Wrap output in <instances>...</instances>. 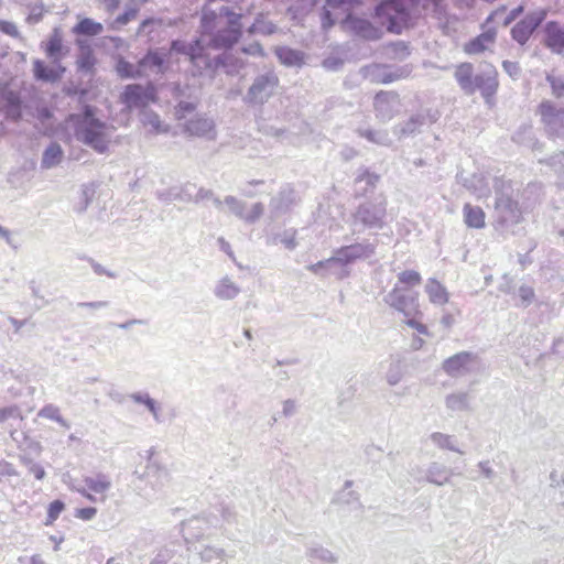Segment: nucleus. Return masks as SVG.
Instances as JSON below:
<instances>
[{
    "label": "nucleus",
    "mask_w": 564,
    "mask_h": 564,
    "mask_svg": "<svg viewBox=\"0 0 564 564\" xmlns=\"http://www.w3.org/2000/svg\"><path fill=\"white\" fill-rule=\"evenodd\" d=\"M69 118L77 141L98 154L108 152L115 127L97 118L95 107L86 105L79 113H73Z\"/></svg>",
    "instance_id": "f257e3e1"
},
{
    "label": "nucleus",
    "mask_w": 564,
    "mask_h": 564,
    "mask_svg": "<svg viewBox=\"0 0 564 564\" xmlns=\"http://www.w3.org/2000/svg\"><path fill=\"white\" fill-rule=\"evenodd\" d=\"M495 223L501 231H509L513 226L519 224L522 213L519 203L514 197L510 182L503 180L495 181Z\"/></svg>",
    "instance_id": "f03ea898"
},
{
    "label": "nucleus",
    "mask_w": 564,
    "mask_h": 564,
    "mask_svg": "<svg viewBox=\"0 0 564 564\" xmlns=\"http://www.w3.org/2000/svg\"><path fill=\"white\" fill-rule=\"evenodd\" d=\"M375 19L389 33L400 34L411 25V1L381 0L375 8Z\"/></svg>",
    "instance_id": "7ed1b4c3"
},
{
    "label": "nucleus",
    "mask_w": 564,
    "mask_h": 564,
    "mask_svg": "<svg viewBox=\"0 0 564 564\" xmlns=\"http://www.w3.org/2000/svg\"><path fill=\"white\" fill-rule=\"evenodd\" d=\"M387 216V202L384 198L360 204L351 215L352 235H359L366 229H382Z\"/></svg>",
    "instance_id": "20e7f679"
},
{
    "label": "nucleus",
    "mask_w": 564,
    "mask_h": 564,
    "mask_svg": "<svg viewBox=\"0 0 564 564\" xmlns=\"http://www.w3.org/2000/svg\"><path fill=\"white\" fill-rule=\"evenodd\" d=\"M279 83V77L274 70L258 74L243 96V102L249 106L264 105L274 95Z\"/></svg>",
    "instance_id": "39448f33"
},
{
    "label": "nucleus",
    "mask_w": 564,
    "mask_h": 564,
    "mask_svg": "<svg viewBox=\"0 0 564 564\" xmlns=\"http://www.w3.org/2000/svg\"><path fill=\"white\" fill-rule=\"evenodd\" d=\"M219 15L227 18V26L215 33L210 43L216 48H229L241 37L242 24L240 21L242 14L234 12L229 7H221Z\"/></svg>",
    "instance_id": "423d86ee"
},
{
    "label": "nucleus",
    "mask_w": 564,
    "mask_h": 564,
    "mask_svg": "<svg viewBox=\"0 0 564 564\" xmlns=\"http://www.w3.org/2000/svg\"><path fill=\"white\" fill-rule=\"evenodd\" d=\"M383 301L390 307L402 313L404 317L421 315L419 304V293L401 288L395 284L394 288L384 295Z\"/></svg>",
    "instance_id": "0eeeda50"
},
{
    "label": "nucleus",
    "mask_w": 564,
    "mask_h": 564,
    "mask_svg": "<svg viewBox=\"0 0 564 564\" xmlns=\"http://www.w3.org/2000/svg\"><path fill=\"white\" fill-rule=\"evenodd\" d=\"M121 102L128 110L148 109L150 104L156 101V89L152 84L143 86L141 84H129L124 87L121 96Z\"/></svg>",
    "instance_id": "6e6552de"
},
{
    "label": "nucleus",
    "mask_w": 564,
    "mask_h": 564,
    "mask_svg": "<svg viewBox=\"0 0 564 564\" xmlns=\"http://www.w3.org/2000/svg\"><path fill=\"white\" fill-rule=\"evenodd\" d=\"M538 112L549 135L564 138V107H558L551 100H543Z\"/></svg>",
    "instance_id": "1a4fd4ad"
},
{
    "label": "nucleus",
    "mask_w": 564,
    "mask_h": 564,
    "mask_svg": "<svg viewBox=\"0 0 564 564\" xmlns=\"http://www.w3.org/2000/svg\"><path fill=\"white\" fill-rule=\"evenodd\" d=\"M378 240H362L361 242L344 246L335 251L339 264L346 265L358 260H370L376 256Z\"/></svg>",
    "instance_id": "9d476101"
},
{
    "label": "nucleus",
    "mask_w": 564,
    "mask_h": 564,
    "mask_svg": "<svg viewBox=\"0 0 564 564\" xmlns=\"http://www.w3.org/2000/svg\"><path fill=\"white\" fill-rule=\"evenodd\" d=\"M188 59L198 75L208 74L214 76L218 68L226 65V55L221 54L212 57L202 44V41L197 44Z\"/></svg>",
    "instance_id": "9b49d317"
},
{
    "label": "nucleus",
    "mask_w": 564,
    "mask_h": 564,
    "mask_svg": "<svg viewBox=\"0 0 564 564\" xmlns=\"http://www.w3.org/2000/svg\"><path fill=\"white\" fill-rule=\"evenodd\" d=\"M546 11L543 9L529 12L522 20L517 22L511 29V37L520 45H524L534 31L542 24L546 18Z\"/></svg>",
    "instance_id": "f8f14e48"
},
{
    "label": "nucleus",
    "mask_w": 564,
    "mask_h": 564,
    "mask_svg": "<svg viewBox=\"0 0 564 564\" xmlns=\"http://www.w3.org/2000/svg\"><path fill=\"white\" fill-rule=\"evenodd\" d=\"M440 117L441 115L438 110L427 109L423 112L411 116L404 123L395 126L393 128V132L399 138L414 135L415 133L421 132L424 126L435 123Z\"/></svg>",
    "instance_id": "ddd939ff"
},
{
    "label": "nucleus",
    "mask_w": 564,
    "mask_h": 564,
    "mask_svg": "<svg viewBox=\"0 0 564 564\" xmlns=\"http://www.w3.org/2000/svg\"><path fill=\"white\" fill-rule=\"evenodd\" d=\"M23 101L20 93L12 90L8 85L0 87V115L7 120L19 121L22 118Z\"/></svg>",
    "instance_id": "4468645a"
},
{
    "label": "nucleus",
    "mask_w": 564,
    "mask_h": 564,
    "mask_svg": "<svg viewBox=\"0 0 564 564\" xmlns=\"http://www.w3.org/2000/svg\"><path fill=\"white\" fill-rule=\"evenodd\" d=\"M476 359V355L468 351H462L447 358L443 362V370L453 378L463 377L473 370Z\"/></svg>",
    "instance_id": "2eb2a0df"
},
{
    "label": "nucleus",
    "mask_w": 564,
    "mask_h": 564,
    "mask_svg": "<svg viewBox=\"0 0 564 564\" xmlns=\"http://www.w3.org/2000/svg\"><path fill=\"white\" fill-rule=\"evenodd\" d=\"M399 97L392 91H379L375 97L376 116L381 121L390 120L399 110Z\"/></svg>",
    "instance_id": "dca6fc26"
},
{
    "label": "nucleus",
    "mask_w": 564,
    "mask_h": 564,
    "mask_svg": "<svg viewBox=\"0 0 564 564\" xmlns=\"http://www.w3.org/2000/svg\"><path fill=\"white\" fill-rule=\"evenodd\" d=\"M474 93L479 90L486 102L489 104L498 89L497 70L488 65L481 73L475 75Z\"/></svg>",
    "instance_id": "f3484780"
},
{
    "label": "nucleus",
    "mask_w": 564,
    "mask_h": 564,
    "mask_svg": "<svg viewBox=\"0 0 564 564\" xmlns=\"http://www.w3.org/2000/svg\"><path fill=\"white\" fill-rule=\"evenodd\" d=\"M185 131L191 135L215 139V123L207 117H195L185 123Z\"/></svg>",
    "instance_id": "a211bd4d"
},
{
    "label": "nucleus",
    "mask_w": 564,
    "mask_h": 564,
    "mask_svg": "<svg viewBox=\"0 0 564 564\" xmlns=\"http://www.w3.org/2000/svg\"><path fill=\"white\" fill-rule=\"evenodd\" d=\"M545 45L556 54H561L564 50V30L556 21H549L545 24Z\"/></svg>",
    "instance_id": "6ab92c4d"
},
{
    "label": "nucleus",
    "mask_w": 564,
    "mask_h": 564,
    "mask_svg": "<svg viewBox=\"0 0 564 564\" xmlns=\"http://www.w3.org/2000/svg\"><path fill=\"white\" fill-rule=\"evenodd\" d=\"M364 77L372 83L389 84L401 77L398 72L390 70L387 66L370 65L361 69Z\"/></svg>",
    "instance_id": "aec40b11"
},
{
    "label": "nucleus",
    "mask_w": 564,
    "mask_h": 564,
    "mask_svg": "<svg viewBox=\"0 0 564 564\" xmlns=\"http://www.w3.org/2000/svg\"><path fill=\"white\" fill-rule=\"evenodd\" d=\"M65 67L57 64L54 67H48L43 61L35 59L33 62V74L37 80L54 83L62 78Z\"/></svg>",
    "instance_id": "412c9836"
},
{
    "label": "nucleus",
    "mask_w": 564,
    "mask_h": 564,
    "mask_svg": "<svg viewBox=\"0 0 564 564\" xmlns=\"http://www.w3.org/2000/svg\"><path fill=\"white\" fill-rule=\"evenodd\" d=\"M85 486L91 491V494L101 495L98 501H105V494L111 489L112 482L108 475L104 473H97L94 476H86L83 479Z\"/></svg>",
    "instance_id": "4be33fe9"
},
{
    "label": "nucleus",
    "mask_w": 564,
    "mask_h": 564,
    "mask_svg": "<svg viewBox=\"0 0 564 564\" xmlns=\"http://www.w3.org/2000/svg\"><path fill=\"white\" fill-rule=\"evenodd\" d=\"M164 63V57L160 55L158 51H148V53L138 62L139 69H141V77L147 70L155 75L163 74Z\"/></svg>",
    "instance_id": "5701e85b"
},
{
    "label": "nucleus",
    "mask_w": 564,
    "mask_h": 564,
    "mask_svg": "<svg viewBox=\"0 0 564 564\" xmlns=\"http://www.w3.org/2000/svg\"><path fill=\"white\" fill-rule=\"evenodd\" d=\"M455 79L466 95L474 94V67L470 63H462L455 69Z\"/></svg>",
    "instance_id": "b1692460"
},
{
    "label": "nucleus",
    "mask_w": 564,
    "mask_h": 564,
    "mask_svg": "<svg viewBox=\"0 0 564 564\" xmlns=\"http://www.w3.org/2000/svg\"><path fill=\"white\" fill-rule=\"evenodd\" d=\"M347 21L350 28L360 36L367 40H379L382 31L370 23L368 20L348 17Z\"/></svg>",
    "instance_id": "393cba45"
},
{
    "label": "nucleus",
    "mask_w": 564,
    "mask_h": 564,
    "mask_svg": "<svg viewBox=\"0 0 564 564\" xmlns=\"http://www.w3.org/2000/svg\"><path fill=\"white\" fill-rule=\"evenodd\" d=\"M496 30L488 29L482 32L480 35L474 37L468 43L465 44V52L470 55L480 54L485 52L489 44H492L496 39Z\"/></svg>",
    "instance_id": "a878e982"
},
{
    "label": "nucleus",
    "mask_w": 564,
    "mask_h": 564,
    "mask_svg": "<svg viewBox=\"0 0 564 564\" xmlns=\"http://www.w3.org/2000/svg\"><path fill=\"white\" fill-rule=\"evenodd\" d=\"M240 288L234 280L226 275L221 278L214 288V295L223 301H230L238 296Z\"/></svg>",
    "instance_id": "bb28decb"
},
{
    "label": "nucleus",
    "mask_w": 564,
    "mask_h": 564,
    "mask_svg": "<svg viewBox=\"0 0 564 564\" xmlns=\"http://www.w3.org/2000/svg\"><path fill=\"white\" fill-rule=\"evenodd\" d=\"M76 45L79 48V55L76 62L77 67L79 70L88 73L94 68L96 64L93 48L87 43V41L82 40L80 37L76 39Z\"/></svg>",
    "instance_id": "cd10ccee"
},
{
    "label": "nucleus",
    "mask_w": 564,
    "mask_h": 564,
    "mask_svg": "<svg viewBox=\"0 0 564 564\" xmlns=\"http://www.w3.org/2000/svg\"><path fill=\"white\" fill-rule=\"evenodd\" d=\"M425 292L429 300L434 305H444L449 300V294L446 288L436 279H429L425 284Z\"/></svg>",
    "instance_id": "c85d7f7f"
},
{
    "label": "nucleus",
    "mask_w": 564,
    "mask_h": 564,
    "mask_svg": "<svg viewBox=\"0 0 564 564\" xmlns=\"http://www.w3.org/2000/svg\"><path fill=\"white\" fill-rule=\"evenodd\" d=\"M274 52L281 64L288 67H300L304 63V53L302 51L289 46H279Z\"/></svg>",
    "instance_id": "c756f323"
},
{
    "label": "nucleus",
    "mask_w": 564,
    "mask_h": 564,
    "mask_svg": "<svg viewBox=\"0 0 564 564\" xmlns=\"http://www.w3.org/2000/svg\"><path fill=\"white\" fill-rule=\"evenodd\" d=\"M464 221L467 227L480 229L484 228L485 223V212L479 206H474L469 203H466L463 207Z\"/></svg>",
    "instance_id": "7c9ffc66"
},
{
    "label": "nucleus",
    "mask_w": 564,
    "mask_h": 564,
    "mask_svg": "<svg viewBox=\"0 0 564 564\" xmlns=\"http://www.w3.org/2000/svg\"><path fill=\"white\" fill-rule=\"evenodd\" d=\"M72 32L77 36H98L104 32V25L90 18H83L73 26Z\"/></svg>",
    "instance_id": "2f4dec72"
},
{
    "label": "nucleus",
    "mask_w": 564,
    "mask_h": 564,
    "mask_svg": "<svg viewBox=\"0 0 564 564\" xmlns=\"http://www.w3.org/2000/svg\"><path fill=\"white\" fill-rule=\"evenodd\" d=\"M64 151L57 142H51L43 152L41 167L50 170L58 165L63 159Z\"/></svg>",
    "instance_id": "473e14b6"
},
{
    "label": "nucleus",
    "mask_w": 564,
    "mask_h": 564,
    "mask_svg": "<svg viewBox=\"0 0 564 564\" xmlns=\"http://www.w3.org/2000/svg\"><path fill=\"white\" fill-rule=\"evenodd\" d=\"M140 121L149 129L150 133L160 134L167 132V126L163 124L160 116L151 109L140 111Z\"/></svg>",
    "instance_id": "72a5a7b5"
},
{
    "label": "nucleus",
    "mask_w": 564,
    "mask_h": 564,
    "mask_svg": "<svg viewBox=\"0 0 564 564\" xmlns=\"http://www.w3.org/2000/svg\"><path fill=\"white\" fill-rule=\"evenodd\" d=\"M471 394L469 392H455L445 398V405L453 412L468 411L470 409Z\"/></svg>",
    "instance_id": "f704fd0d"
},
{
    "label": "nucleus",
    "mask_w": 564,
    "mask_h": 564,
    "mask_svg": "<svg viewBox=\"0 0 564 564\" xmlns=\"http://www.w3.org/2000/svg\"><path fill=\"white\" fill-rule=\"evenodd\" d=\"M449 475L445 465L434 462L427 467L425 477L429 482L443 486L449 481Z\"/></svg>",
    "instance_id": "c9c22d12"
},
{
    "label": "nucleus",
    "mask_w": 564,
    "mask_h": 564,
    "mask_svg": "<svg viewBox=\"0 0 564 564\" xmlns=\"http://www.w3.org/2000/svg\"><path fill=\"white\" fill-rule=\"evenodd\" d=\"M294 200L295 192L290 186H285L271 199V207L276 213H284Z\"/></svg>",
    "instance_id": "e433bc0d"
},
{
    "label": "nucleus",
    "mask_w": 564,
    "mask_h": 564,
    "mask_svg": "<svg viewBox=\"0 0 564 564\" xmlns=\"http://www.w3.org/2000/svg\"><path fill=\"white\" fill-rule=\"evenodd\" d=\"M130 398L135 403L144 404L147 406V409L150 411V413L152 414V416L156 423L163 422V419L161 415V405L154 399H152L149 395V393L137 392V393H132L130 395Z\"/></svg>",
    "instance_id": "4c0bfd02"
},
{
    "label": "nucleus",
    "mask_w": 564,
    "mask_h": 564,
    "mask_svg": "<svg viewBox=\"0 0 564 564\" xmlns=\"http://www.w3.org/2000/svg\"><path fill=\"white\" fill-rule=\"evenodd\" d=\"M379 182V175L375 173H370L369 171H364L361 174H359L356 180V195L364 196L369 191H372L377 183Z\"/></svg>",
    "instance_id": "58836bf2"
},
{
    "label": "nucleus",
    "mask_w": 564,
    "mask_h": 564,
    "mask_svg": "<svg viewBox=\"0 0 564 564\" xmlns=\"http://www.w3.org/2000/svg\"><path fill=\"white\" fill-rule=\"evenodd\" d=\"M358 134L377 145L390 147L392 143L387 130L359 129Z\"/></svg>",
    "instance_id": "ea45409f"
},
{
    "label": "nucleus",
    "mask_w": 564,
    "mask_h": 564,
    "mask_svg": "<svg viewBox=\"0 0 564 564\" xmlns=\"http://www.w3.org/2000/svg\"><path fill=\"white\" fill-rule=\"evenodd\" d=\"M539 163L550 166L557 175L560 184L564 186V151L554 153L547 159H540Z\"/></svg>",
    "instance_id": "a19ab883"
},
{
    "label": "nucleus",
    "mask_w": 564,
    "mask_h": 564,
    "mask_svg": "<svg viewBox=\"0 0 564 564\" xmlns=\"http://www.w3.org/2000/svg\"><path fill=\"white\" fill-rule=\"evenodd\" d=\"M306 555L310 560L319 562L321 564H334L336 562V557L328 550L321 545L310 546L306 551Z\"/></svg>",
    "instance_id": "79ce46f5"
},
{
    "label": "nucleus",
    "mask_w": 564,
    "mask_h": 564,
    "mask_svg": "<svg viewBox=\"0 0 564 564\" xmlns=\"http://www.w3.org/2000/svg\"><path fill=\"white\" fill-rule=\"evenodd\" d=\"M139 11L140 7L137 1L130 0V2L126 4L123 12L115 19L112 26L120 28L127 25L130 21L137 18Z\"/></svg>",
    "instance_id": "37998d69"
},
{
    "label": "nucleus",
    "mask_w": 564,
    "mask_h": 564,
    "mask_svg": "<svg viewBox=\"0 0 564 564\" xmlns=\"http://www.w3.org/2000/svg\"><path fill=\"white\" fill-rule=\"evenodd\" d=\"M278 26L270 20L264 19L263 17H258L254 22L248 29L249 34H262V35H271L275 33Z\"/></svg>",
    "instance_id": "c03bdc74"
},
{
    "label": "nucleus",
    "mask_w": 564,
    "mask_h": 564,
    "mask_svg": "<svg viewBox=\"0 0 564 564\" xmlns=\"http://www.w3.org/2000/svg\"><path fill=\"white\" fill-rule=\"evenodd\" d=\"M163 26V20L161 18H147L144 19L137 31L139 36H147L153 39V33Z\"/></svg>",
    "instance_id": "a18cd8bd"
},
{
    "label": "nucleus",
    "mask_w": 564,
    "mask_h": 564,
    "mask_svg": "<svg viewBox=\"0 0 564 564\" xmlns=\"http://www.w3.org/2000/svg\"><path fill=\"white\" fill-rule=\"evenodd\" d=\"M282 243L288 250H294L297 247L296 242V230L285 229L281 234L274 235L269 243L276 245Z\"/></svg>",
    "instance_id": "49530a36"
},
{
    "label": "nucleus",
    "mask_w": 564,
    "mask_h": 564,
    "mask_svg": "<svg viewBox=\"0 0 564 564\" xmlns=\"http://www.w3.org/2000/svg\"><path fill=\"white\" fill-rule=\"evenodd\" d=\"M37 416L42 417V419H47V420L55 421L56 423H58L61 426H63L65 429H69L70 427V424L68 423V421H66L61 415L59 409L56 405H54V404H46V405H44L37 412Z\"/></svg>",
    "instance_id": "de8ad7c7"
},
{
    "label": "nucleus",
    "mask_w": 564,
    "mask_h": 564,
    "mask_svg": "<svg viewBox=\"0 0 564 564\" xmlns=\"http://www.w3.org/2000/svg\"><path fill=\"white\" fill-rule=\"evenodd\" d=\"M512 140L521 145L532 147L534 148L538 142L534 141V133L531 126H522L519 130L512 135Z\"/></svg>",
    "instance_id": "09e8293b"
},
{
    "label": "nucleus",
    "mask_w": 564,
    "mask_h": 564,
    "mask_svg": "<svg viewBox=\"0 0 564 564\" xmlns=\"http://www.w3.org/2000/svg\"><path fill=\"white\" fill-rule=\"evenodd\" d=\"M431 441L433 442L434 445H436L440 448L448 449L459 454L464 453L463 451L455 446V438L452 435L435 432L431 435Z\"/></svg>",
    "instance_id": "8fccbe9b"
},
{
    "label": "nucleus",
    "mask_w": 564,
    "mask_h": 564,
    "mask_svg": "<svg viewBox=\"0 0 564 564\" xmlns=\"http://www.w3.org/2000/svg\"><path fill=\"white\" fill-rule=\"evenodd\" d=\"M116 70L121 78H140L141 69H139V65L134 66L130 62L124 58H120L117 62Z\"/></svg>",
    "instance_id": "3c124183"
},
{
    "label": "nucleus",
    "mask_w": 564,
    "mask_h": 564,
    "mask_svg": "<svg viewBox=\"0 0 564 564\" xmlns=\"http://www.w3.org/2000/svg\"><path fill=\"white\" fill-rule=\"evenodd\" d=\"M62 48H63L62 36L59 35L58 31L55 30L46 44V54L48 57L53 58L55 62H58Z\"/></svg>",
    "instance_id": "603ef678"
},
{
    "label": "nucleus",
    "mask_w": 564,
    "mask_h": 564,
    "mask_svg": "<svg viewBox=\"0 0 564 564\" xmlns=\"http://www.w3.org/2000/svg\"><path fill=\"white\" fill-rule=\"evenodd\" d=\"M199 42L200 40H195L192 43L183 40H173L171 42V52L186 55L189 58Z\"/></svg>",
    "instance_id": "864d4df0"
},
{
    "label": "nucleus",
    "mask_w": 564,
    "mask_h": 564,
    "mask_svg": "<svg viewBox=\"0 0 564 564\" xmlns=\"http://www.w3.org/2000/svg\"><path fill=\"white\" fill-rule=\"evenodd\" d=\"M546 82L551 86L553 96L564 99V75L547 74Z\"/></svg>",
    "instance_id": "5fc2aeb1"
},
{
    "label": "nucleus",
    "mask_w": 564,
    "mask_h": 564,
    "mask_svg": "<svg viewBox=\"0 0 564 564\" xmlns=\"http://www.w3.org/2000/svg\"><path fill=\"white\" fill-rule=\"evenodd\" d=\"M225 205H227L229 212L234 214L236 217L243 220L245 217V208L246 203L242 200H239L235 196L228 195L224 198Z\"/></svg>",
    "instance_id": "6e6d98bb"
},
{
    "label": "nucleus",
    "mask_w": 564,
    "mask_h": 564,
    "mask_svg": "<svg viewBox=\"0 0 564 564\" xmlns=\"http://www.w3.org/2000/svg\"><path fill=\"white\" fill-rule=\"evenodd\" d=\"M422 278L417 271L405 270L398 274V282L406 286H415L421 284Z\"/></svg>",
    "instance_id": "4d7b16f0"
},
{
    "label": "nucleus",
    "mask_w": 564,
    "mask_h": 564,
    "mask_svg": "<svg viewBox=\"0 0 564 564\" xmlns=\"http://www.w3.org/2000/svg\"><path fill=\"white\" fill-rule=\"evenodd\" d=\"M65 509V503L62 500H54L48 505L47 508V517L45 520V525L53 524L62 513V511Z\"/></svg>",
    "instance_id": "13d9d810"
},
{
    "label": "nucleus",
    "mask_w": 564,
    "mask_h": 564,
    "mask_svg": "<svg viewBox=\"0 0 564 564\" xmlns=\"http://www.w3.org/2000/svg\"><path fill=\"white\" fill-rule=\"evenodd\" d=\"M196 184L185 183L177 186L178 200L184 203H195Z\"/></svg>",
    "instance_id": "bf43d9fd"
},
{
    "label": "nucleus",
    "mask_w": 564,
    "mask_h": 564,
    "mask_svg": "<svg viewBox=\"0 0 564 564\" xmlns=\"http://www.w3.org/2000/svg\"><path fill=\"white\" fill-rule=\"evenodd\" d=\"M10 419L22 420L21 410L18 405H9L0 408V424L7 422Z\"/></svg>",
    "instance_id": "052dcab7"
},
{
    "label": "nucleus",
    "mask_w": 564,
    "mask_h": 564,
    "mask_svg": "<svg viewBox=\"0 0 564 564\" xmlns=\"http://www.w3.org/2000/svg\"><path fill=\"white\" fill-rule=\"evenodd\" d=\"M147 477L150 478L152 475L158 474V482L160 486H163L165 481L169 480V473L164 468H160L154 463H149L147 466Z\"/></svg>",
    "instance_id": "680f3d73"
},
{
    "label": "nucleus",
    "mask_w": 564,
    "mask_h": 564,
    "mask_svg": "<svg viewBox=\"0 0 564 564\" xmlns=\"http://www.w3.org/2000/svg\"><path fill=\"white\" fill-rule=\"evenodd\" d=\"M156 197L163 203L178 200L177 186H172L156 192Z\"/></svg>",
    "instance_id": "e2e57ef3"
},
{
    "label": "nucleus",
    "mask_w": 564,
    "mask_h": 564,
    "mask_svg": "<svg viewBox=\"0 0 564 564\" xmlns=\"http://www.w3.org/2000/svg\"><path fill=\"white\" fill-rule=\"evenodd\" d=\"M217 19V13L213 10L204 11L202 14V28L205 32H212L215 29V21Z\"/></svg>",
    "instance_id": "0e129e2a"
},
{
    "label": "nucleus",
    "mask_w": 564,
    "mask_h": 564,
    "mask_svg": "<svg viewBox=\"0 0 564 564\" xmlns=\"http://www.w3.org/2000/svg\"><path fill=\"white\" fill-rule=\"evenodd\" d=\"M518 295L521 301V305L527 307L534 300V290L529 285H521L518 290Z\"/></svg>",
    "instance_id": "69168bd1"
},
{
    "label": "nucleus",
    "mask_w": 564,
    "mask_h": 564,
    "mask_svg": "<svg viewBox=\"0 0 564 564\" xmlns=\"http://www.w3.org/2000/svg\"><path fill=\"white\" fill-rule=\"evenodd\" d=\"M264 206L261 203H256L249 213L245 212L243 220L248 224H254L263 214Z\"/></svg>",
    "instance_id": "338daca9"
},
{
    "label": "nucleus",
    "mask_w": 564,
    "mask_h": 564,
    "mask_svg": "<svg viewBox=\"0 0 564 564\" xmlns=\"http://www.w3.org/2000/svg\"><path fill=\"white\" fill-rule=\"evenodd\" d=\"M475 182H478L480 183L481 182V178L474 175L473 178L470 181H466V183L464 184L467 188L471 189L473 193L478 197V198H481V197H485L489 194V188L487 186L482 187H477L474 183Z\"/></svg>",
    "instance_id": "774afa93"
}]
</instances>
